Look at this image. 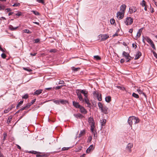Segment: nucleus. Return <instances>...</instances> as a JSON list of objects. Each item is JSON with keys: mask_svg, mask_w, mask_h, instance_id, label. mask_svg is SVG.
Listing matches in <instances>:
<instances>
[{"mask_svg": "<svg viewBox=\"0 0 157 157\" xmlns=\"http://www.w3.org/2000/svg\"><path fill=\"white\" fill-rule=\"evenodd\" d=\"M128 123L132 127V124L134 123V124L139 123V119L137 117L134 116L130 117L128 119Z\"/></svg>", "mask_w": 157, "mask_h": 157, "instance_id": "f257e3e1", "label": "nucleus"}, {"mask_svg": "<svg viewBox=\"0 0 157 157\" xmlns=\"http://www.w3.org/2000/svg\"><path fill=\"white\" fill-rule=\"evenodd\" d=\"M133 22V19L131 17H127L126 20L124 21V23L126 25H131Z\"/></svg>", "mask_w": 157, "mask_h": 157, "instance_id": "f03ea898", "label": "nucleus"}, {"mask_svg": "<svg viewBox=\"0 0 157 157\" xmlns=\"http://www.w3.org/2000/svg\"><path fill=\"white\" fill-rule=\"evenodd\" d=\"M93 94L97 98V99L99 101H101V94H100L97 91L94 92Z\"/></svg>", "mask_w": 157, "mask_h": 157, "instance_id": "7ed1b4c3", "label": "nucleus"}, {"mask_svg": "<svg viewBox=\"0 0 157 157\" xmlns=\"http://www.w3.org/2000/svg\"><path fill=\"white\" fill-rule=\"evenodd\" d=\"M124 14V13L119 11L117 13V17L119 19H121L123 18Z\"/></svg>", "mask_w": 157, "mask_h": 157, "instance_id": "20e7f679", "label": "nucleus"}, {"mask_svg": "<svg viewBox=\"0 0 157 157\" xmlns=\"http://www.w3.org/2000/svg\"><path fill=\"white\" fill-rule=\"evenodd\" d=\"M136 11V7L134 6H132L129 8V12L130 14H132L135 12Z\"/></svg>", "mask_w": 157, "mask_h": 157, "instance_id": "39448f33", "label": "nucleus"}, {"mask_svg": "<svg viewBox=\"0 0 157 157\" xmlns=\"http://www.w3.org/2000/svg\"><path fill=\"white\" fill-rule=\"evenodd\" d=\"M77 94L79 100L82 102H83L84 101V99L83 98L81 93L79 91L77 92Z\"/></svg>", "mask_w": 157, "mask_h": 157, "instance_id": "423d86ee", "label": "nucleus"}, {"mask_svg": "<svg viewBox=\"0 0 157 157\" xmlns=\"http://www.w3.org/2000/svg\"><path fill=\"white\" fill-rule=\"evenodd\" d=\"M80 112L82 113L86 114L87 113V111L84 107L81 106L79 108Z\"/></svg>", "mask_w": 157, "mask_h": 157, "instance_id": "0eeeda50", "label": "nucleus"}, {"mask_svg": "<svg viewBox=\"0 0 157 157\" xmlns=\"http://www.w3.org/2000/svg\"><path fill=\"white\" fill-rule=\"evenodd\" d=\"M126 7V6L125 4L122 5L120 7V11L125 13Z\"/></svg>", "mask_w": 157, "mask_h": 157, "instance_id": "6e6552de", "label": "nucleus"}, {"mask_svg": "<svg viewBox=\"0 0 157 157\" xmlns=\"http://www.w3.org/2000/svg\"><path fill=\"white\" fill-rule=\"evenodd\" d=\"M101 41H104L108 39L109 37V36L108 34H104L101 35Z\"/></svg>", "mask_w": 157, "mask_h": 157, "instance_id": "1a4fd4ad", "label": "nucleus"}, {"mask_svg": "<svg viewBox=\"0 0 157 157\" xmlns=\"http://www.w3.org/2000/svg\"><path fill=\"white\" fill-rule=\"evenodd\" d=\"M133 147V144L132 143H129L127 145L126 147L127 150H128L129 152L131 151V148Z\"/></svg>", "mask_w": 157, "mask_h": 157, "instance_id": "9d476101", "label": "nucleus"}, {"mask_svg": "<svg viewBox=\"0 0 157 157\" xmlns=\"http://www.w3.org/2000/svg\"><path fill=\"white\" fill-rule=\"evenodd\" d=\"M108 108L106 106L104 105V106L101 109V112L105 114H107L108 113Z\"/></svg>", "mask_w": 157, "mask_h": 157, "instance_id": "9b49d317", "label": "nucleus"}, {"mask_svg": "<svg viewBox=\"0 0 157 157\" xmlns=\"http://www.w3.org/2000/svg\"><path fill=\"white\" fill-rule=\"evenodd\" d=\"M73 106L76 108H79L81 106L78 102L75 101H73Z\"/></svg>", "mask_w": 157, "mask_h": 157, "instance_id": "f8f14e48", "label": "nucleus"}, {"mask_svg": "<svg viewBox=\"0 0 157 157\" xmlns=\"http://www.w3.org/2000/svg\"><path fill=\"white\" fill-rule=\"evenodd\" d=\"M79 91L81 93L84 94L85 98L87 97V94L88 92L86 91L85 90H79Z\"/></svg>", "mask_w": 157, "mask_h": 157, "instance_id": "ddd939ff", "label": "nucleus"}, {"mask_svg": "<svg viewBox=\"0 0 157 157\" xmlns=\"http://www.w3.org/2000/svg\"><path fill=\"white\" fill-rule=\"evenodd\" d=\"M43 90L41 89H39L37 90L33 94L34 95H39L42 92Z\"/></svg>", "mask_w": 157, "mask_h": 157, "instance_id": "4468645a", "label": "nucleus"}, {"mask_svg": "<svg viewBox=\"0 0 157 157\" xmlns=\"http://www.w3.org/2000/svg\"><path fill=\"white\" fill-rule=\"evenodd\" d=\"M141 55V52L139 51H138L135 57V59H139Z\"/></svg>", "mask_w": 157, "mask_h": 157, "instance_id": "2eb2a0df", "label": "nucleus"}, {"mask_svg": "<svg viewBox=\"0 0 157 157\" xmlns=\"http://www.w3.org/2000/svg\"><path fill=\"white\" fill-rule=\"evenodd\" d=\"M142 30L143 28H141L140 29H139L138 32L137 33L136 36V39H137L140 36Z\"/></svg>", "mask_w": 157, "mask_h": 157, "instance_id": "dca6fc26", "label": "nucleus"}, {"mask_svg": "<svg viewBox=\"0 0 157 157\" xmlns=\"http://www.w3.org/2000/svg\"><path fill=\"white\" fill-rule=\"evenodd\" d=\"M94 149V147L93 145H91L87 149L86 152L87 153H89L90 151H92Z\"/></svg>", "mask_w": 157, "mask_h": 157, "instance_id": "f3484780", "label": "nucleus"}, {"mask_svg": "<svg viewBox=\"0 0 157 157\" xmlns=\"http://www.w3.org/2000/svg\"><path fill=\"white\" fill-rule=\"evenodd\" d=\"M74 116L77 118H82L83 117V116L81 114L77 113L74 115Z\"/></svg>", "mask_w": 157, "mask_h": 157, "instance_id": "a211bd4d", "label": "nucleus"}, {"mask_svg": "<svg viewBox=\"0 0 157 157\" xmlns=\"http://www.w3.org/2000/svg\"><path fill=\"white\" fill-rule=\"evenodd\" d=\"M123 55L126 59H128V58L130 57L129 54L124 51L123 52Z\"/></svg>", "mask_w": 157, "mask_h": 157, "instance_id": "6ab92c4d", "label": "nucleus"}, {"mask_svg": "<svg viewBox=\"0 0 157 157\" xmlns=\"http://www.w3.org/2000/svg\"><path fill=\"white\" fill-rule=\"evenodd\" d=\"M144 39L146 40L150 44L153 42L152 40L147 36L145 37Z\"/></svg>", "mask_w": 157, "mask_h": 157, "instance_id": "aec40b11", "label": "nucleus"}, {"mask_svg": "<svg viewBox=\"0 0 157 157\" xmlns=\"http://www.w3.org/2000/svg\"><path fill=\"white\" fill-rule=\"evenodd\" d=\"M90 127H91V128H90L91 131L92 132V133L95 132H95L94 131V128H95L94 124H91V126H90Z\"/></svg>", "mask_w": 157, "mask_h": 157, "instance_id": "412c9836", "label": "nucleus"}, {"mask_svg": "<svg viewBox=\"0 0 157 157\" xmlns=\"http://www.w3.org/2000/svg\"><path fill=\"white\" fill-rule=\"evenodd\" d=\"M85 134V131L84 130H81L80 131L79 134V137H81L83 136Z\"/></svg>", "mask_w": 157, "mask_h": 157, "instance_id": "4be33fe9", "label": "nucleus"}, {"mask_svg": "<svg viewBox=\"0 0 157 157\" xmlns=\"http://www.w3.org/2000/svg\"><path fill=\"white\" fill-rule=\"evenodd\" d=\"M105 101L108 102L109 103L111 101V97L110 96H108L105 97Z\"/></svg>", "mask_w": 157, "mask_h": 157, "instance_id": "5701e85b", "label": "nucleus"}, {"mask_svg": "<svg viewBox=\"0 0 157 157\" xmlns=\"http://www.w3.org/2000/svg\"><path fill=\"white\" fill-rule=\"evenodd\" d=\"M88 122L90 124V126H91V124H94V119L93 118H92L91 117L89 118L88 119Z\"/></svg>", "mask_w": 157, "mask_h": 157, "instance_id": "b1692460", "label": "nucleus"}, {"mask_svg": "<svg viewBox=\"0 0 157 157\" xmlns=\"http://www.w3.org/2000/svg\"><path fill=\"white\" fill-rule=\"evenodd\" d=\"M98 105L99 108V109L101 110L104 105H103L100 102H98Z\"/></svg>", "mask_w": 157, "mask_h": 157, "instance_id": "393cba45", "label": "nucleus"}, {"mask_svg": "<svg viewBox=\"0 0 157 157\" xmlns=\"http://www.w3.org/2000/svg\"><path fill=\"white\" fill-rule=\"evenodd\" d=\"M101 125L102 126H104L105 125L106 122V120L105 119H103L101 120Z\"/></svg>", "mask_w": 157, "mask_h": 157, "instance_id": "a878e982", "label": "nucleus"}, {"mask_svg": "<svg viewBox=\"0 0 157 157\" xmlns=\"http://www.w3.org/2000/svg\"><path fill=\"white\" fill-rule=\"evenodd\" d=\"M137 91L140 94H143V95L145 96V94L143 92L142 90H141L140 89H138L137 90Z\"/></svg>", "mask_w": 157, "mask_h": 157, "instance_id": "bb28decb", "label": "nucleus"}, {"mask_svg": "<svg viewBox=\"0 0 157 157\" xmlns=\"http://www.w3.org/2000/svg\"><path fill=\"white\" fill-rule=\"evenodd\" d=\"M18 28V26L16 27H13L12 25H10L9 27L10 29L11 30H15L16 29Z\"/></svg>", "mask_w": 157, "mask_h": 157, "instance_id": "cd10ccee", "label": "nucleus"}, {"mask_svg": "<svg viewBox=\"0 0 157 157\" xmlns=\"http://www.w3.org/2000/svg\"><path fill=\"white\" fill-rule=\"evenodd\" d=\"M23 102V101H21L20 102H19L18 104L16 106V108L17 109L21 105H22Z\"/></svg>", "mask_w": 157, "mask_h": 157, "instance_id": "c85d7f7f", "label": "nucleus"}, {"mask_svg": "<svg viewBox=\"0 0 157 157\" xmlns=\"http://www.w3.org/2000/svg\"><path fill=\"white\" fill-rule=\"evenodd\" d=\"M12 117L11 116H10L9 117V118L7 121V123L8 124H9L10 122V121H11L12 120Z\"/></svg>", "mask_w": 157, "mask_h": 157, "instance_id": "c756f323", "label": "nucleus"}, {"mask_svg": "<svg viewBox=\"0 0 157 157\" xmlns=\"http://www.w3.org/2000/svg\"><path fill=\"white\" fill-rule=\"evenodd\" d=\"M146 2L144 0H143L142 1V2H141L140 3L141 5L143 7L146 6Z\"/></svg>", "mask_w": 157, "mask_h": 157, "instance_id": "7c9ffc66", "label": "nucleus"}, {"mask_svg": "<svg viewBox=\"0 0 157 157\" xmlns=\"http://www.w3.org/2000/svg\"><path fill=\"white\" fill-rule=\"evenodd\" d=\"M132 96L135 98H139V96L138 94L133 93L132 94Z\"/></svg>", "mask_w": 157, "mask_h": 157, "instance_id": "2f4dec72", "label": "nucleus"}, {"mask_svg": "<svg viewBox=\"0 0 157 157\" xmlns=\"http://www.w3.org/2000/svg\"><path fill=\"white\" fill-rule=\"evenodd\" d=\"M32 12L36 15H39L40 14V13L36 11L32 10Z\"/></svg>", "mask_w": 157, "mask_h": 157, "instance_id": "473e14b6", "label": "nucleus"}, {"mask_svg": "<svg viewBox=\"0 0 157 157\" xmlns=\"http://www.w3.org/2000/svg\"><path fill=\"white\" fill-rule=\"evenodd\" d=\"M84 101H85L86 103L87 104L90 103L89 100L88 98L87 97L85 98L84 99Z\"/></svg>", "mask_w": 157, "mask_h": 157, "instance_id": "72a5a7b5", "label": "nucleus"}, {"mask_svg": "<svg viewBox=\"0 0 157 157\" xmlns=\"http://www.w3.org/2000/svg\"><path fill=\"white\" fill-rule=\"evenodd\" d=\"M94 58L97 60H99L101 59V58L98 56H94Z\"/></svg>", "mask_w": 157, "mask_h": 157, "instance_id": "f704fd0d", "label": "nucleus"}, {"mask_svg": "<svg viewBox=\"0 0 157 157\" xmlns=\"http://www.w3.org/2000/svg\"><path fill=\"white\" fill-rule=\"evenodd\" d=\"M5 8V6L2 5H0V10H4Z\"/></svg>", "mask_w": 157, "mask_h": 157, "instance_id": "c9c22d12", "label": "nucleus"}, {"mask_svg": "<svg viewBox=\"0 0 157 157\" xmlns=\"http://www.w3.org/2000/svg\"><path fill=\"white\" fill-rule=\"evenodd\" d=\"M29 152L30 153H32V154H37V153H40V152H37V151H30Z\"/></svg>", "mask_w": 157, "mask_h": 157, "instance_id": "e433bc0d", "label": "nucleus"}, {"mask_svg": "<svg viewBox=\"0 0 157 157\" xmlns=\"http://www.w3.org/2000/svg\"><path fill=\"white\" fill-rule=\"evenodd\" d=\"M110 22L111 24L113 25L115 23V21L113 19H111L110 20Z\"/></svg>", "mask_w": 157, "mask_h": 157, "instance_id": "4c0bfd02", "label": "nucleus"}, {"mask_svg": "<svg viewBox=\"0 0 157 157\" xmlns=\"http://www.w3.org/2000/svg\"><path fill=\"white\" fill-rule=\"evenodd\" d=\"M24 32L27 33H31V32L29 31V30L27 29H25L24 30Z\"/></svg>", "mask_w": 157, "mask_h": 157, "instance_id": "58836bf2", "label": "nucleus"}, {"mask_svg": "<svg viewBox=\"0 0 157 157\" xmlns=\"http://www.w3.org/2000/svg\"><path fill=\"white\" fill-rule=\"evenodd\" d=\"M132 47L134 48L135 49H136L137 47L136 45V42H135L134 43H133L132 44Z\"/></svg>", "mask_w": 157, "mask_h": 157, "instance_id": "ea45409f", "label": "nucleus"}, {"mask_svg": "<svg viewBox=\"0 0 157 157\" xmlns=\"http://www.w3.org/2000/svg\"><path fill=\"white\" fill-rule=\"evenodd\" d=\"M46 156L45 155H40L39 154H37L36 155V157H44V156Z\"/></svg>", "mask_w": 157, "mask_h": 157, "instance_id": "a19ab883", "label": "nucleus"}, {"mask_svg": "<svg viewBox=\"0 0 157 157\" xmlns=\"http://www.w3.org/2000/svg\"><path fill=\"white\" fill-rule=\"evenodd\" d=\"M10 110H11L9 108H8L7 109H6L4 111V113H7Z\"/></svg>", "mask_w": 157, "mask_h": 157, "instance_id": "79ce46f5", "label": "nucleus"}, {"mask_svg": "<svg viewBox=\"0 0 157 157\" xmlns=\"http://www.w3.org/2000/svg\"><path fill=\"white\" fill-rule=\"evenodd\" d=\"M53 101L55 103H56V104H59V100H53Z\"/></svg>", "mask_w": 157, "mask_h": 157, "instance_id": "37998d69", "label": "nucleus"}, {"mask_svg": "<svg viewBox=\"0 0 157 157\" xmlns=\"http://www.w3.org/2000/svg\"><path fill=\"white\" fill-rule=\"evenodd\" d=\"M40 39H39L38 38L35 39L34 40V43H38L40 42Z\"/></svg>", "mask_w": 157, "mask_h": 157, "instance_id": "c03bdc74", "label": "nucleus"}, {"mask_svg": "<svg viewBox=\"0 0 157 157\" xmlns=\"http://www.w3.org/2000/svg\"><path fill=\"white\" fill-rule=\"evenodd\" d=\"M1 57L3 59H5L6 57V55L5 53H3L1 55Z\"/></svg>", "mask_w": 157, "mask_h": 157, "instance_id": "a18cd8bd", "label": "nucleus"}, {"mask_svg": "<svg viewBox=\"0 0 157 157\" xmlns=\"http://www.w3.org/2000/svg\"><path fill=\"white\" fill-rule=\"evenodd\" d=\"M28 97V94H25L22 97L23 98L27 99Z\"/></svg>", "mask_w": 157, "mask_h": 157, "instance_id": "49530a36", "label": "nucleus"}, {"mask_svg": "<svg viewBox=\"0 0 157 157\" xmlns=\"http://www.w3.org/2000/svg\"><path fill=\"white\" fill-rule=\"evenodd\" d=\"M31 105H31V104L29 103H28L27 105L26 106H25L26 109H28L29 108Z\"/></svg>", "mask_w": 157, "mask_h": 157, "instance_id": "de8ad7c7", "label": "nucleus"}, {"mask_svg": "<svg viewBox=\"0 0 157 157\" xmlns=\"http://www.w3.org/2000/svg\"><path fill=\"white\" fill-rule=\"evenodd\" d=\"M20 4L19 3H16L14 4L13 5H12L13 6L15 7L19 6Z\"/></svg>", "mask_w": 157, "mask_h": 157, "instance_id": "09e8293b", "label": "nucleus"}, {"mask_svg": "<svg viewBox=\"0 0 157 157\" xmlns=\"http://www.w3.org/2000/svg\"><path fill=\"white\" fill-rule=\"evenodd\" d=\"M150 45H151V46L152 47V48H153L154 49H155V45L154 44L153 42H152V43Z\"/></svg>", "mask_w": 157, "mask_h": 157, "instance_id": "8fccbe9b", "label": "nucleus"}, {"mask_svg": "<svg viewBox=\"0 0 157 157\" xmlns=\"http://www.w3.org/2000/svg\"><path fill=\"white\" fill-rule=\"evenodd\" d=\"M94 135V138L95 139H96V138H97V133H96V132H95V133H92Z\"/></svg>", "mask_w": 157, "mask_h": 157, "instance_id": "3c124183", "label": "nucleus"}, {"mask_svg": "<svg viewBox=\"0 0 157 157\" xmlns=\"http://www.w3.org/2000/svg\"><path fill=\"white\" fill-rule=\"evenodd\" d=\"M69 147H63L62 148V151H65L69 149Z\"/></svg>", "mask_w": 157, "mask_h": 157, "instance_id": "603ef678", "label": "nucleus"}, {"mask_svg": "<svg viewBox=\"0 0 157 157\" xmlns=\"http://www.w3.org/2000/svg\"><path fill=\"white\" fill-rule=\"evenodd\" d=\"M23 69L26 71H28L29 72H30V71H32V70L30 69H27V68H25V67H24L23 68Z\"/></svg>", "mask_w": 157, "mask_h": 157, "instance_id": "864d4df0", "label": "nucleus"}, {"mask_svg": "<svg viewBox=\"0 0 157 157\" xmlns=\"http://www.w3.org/2000/svg\"><path fill=\"white\" fill-rule=\"evenodd\" d=\"M63 86L61 85L59 86H56L55 88V89L56 90L59 89H60Z\"/></svg>", "mask_w": 157, "mask_h": 157, "instance_id": "5fc2aeb1", "label": "nucleus"}, {"mask_svg": "<svg viewBox=\"0 0 157 157\" xmlns=\"http://www.w3.org/2000/svg\"><path fill=\"white\" fill-rule=\"evenodd\" d=\"M21 12H19L18 13H16L15 15L18 16H20L21 15Z\"/></svg>", "mask_w": 157, "mask_h": 157, "instance_id": "6e6d98bb", "label": "nucleus"}, {"mask_svg": "<svg viewBox=\"0 0 157 157\" xmlns=\"http://www.w3.org/2000/svg\"><path fill=\"white\" fill-rule=\"evenodd\" d=\"M37 1L39 3H41L43 4L44 3V0H37Z\"/></svg>", "mask_w": 157, "mask_h": 157, "instance_id": "4d7b16f0", "label": "nucleus"}, {"mask_svg": "<svg viewBox=\"0 0 157 157\" xmlns=\"http://www.w3.org/2000/svg\"><path fill=\"white\" fill-rule=\"evenodd\" d=\"M56 52V50L55 49H52L50 50L49 52Z\"/></svg>", "mask_w": 157, "mask_h": 157, "instance_id": "13d9d810", "label": "nucleus"}, {"mask_svg": "<svg viewBox=\"0 0 157 157\" xmlns=\"http://www.w3.org/2000/svg\"><path fill=\"white\" fill-rule=\"evenodd\" d=\"M92 139V136H90L88 138V140L90 142L91 141Z\"/></svg>", "mask_w": 157, "mask_h": 157, "instance_id": "bf43d9fd", "label": "nucleus"}, {"mask_svg": "<svg viewBox=\"0 0 157 157\" xmlns=\"http://www.w3.org/2000/svg\"><path fill=\"white\" fill-rule=\"evenodd\" d=\"M36 100V99H34L32 100L31 102L30 103L31 104V105H33L35 102Z\"/></svg>", "mask_w": 157, "mask_h": 157, "instance_id": "052dcab7", "label": "nucleus"}, {"mask_svg": "<svg viewBox=\"0 0 157 157\" xmlns=\"http://www.w3.org/2000/svg\"><path fill=\"white\" fill-rule=\"evenodd\" d=\"M64 82L63 81H60L59 82V84H64Z\"/></svg>", "mask_w": 157, "mask_h": 157, "instance_id": "680f3d73", "label": "nucleus"}, {"mask_svg": "<svg viewBox=\"0 0 157 157\" xmlns=\"http://www.w3.org/2000/svg\"><path fill=\"white\" fill-rule=\"evenodd\" d=\"M59 102L61 103H62V104H64V103H65V102H66V101H64V100H60V101H59Z\"/></svg>", "mask_w": 157, "mask_h": 157, "instance_id": "e2e57ef3", "label": "nucleus"}, {"mask_svg": "<svg viewBox=\"0 0 157 157\" xmlns=\"http://www.w3.org/2000/svg\"><path fill=\"white\" fill-rule=\"evenodd\" d=\"M153 54L154 56L157 59V54L155 52H153Z\"/></svg>", "mask_w": 157, "mask_h": 157, "instance_id": "0e129e2a", "label": "nucleus"}, {"mask_svg": "<svg viewBox=\"0 0 157 157\" xmlns=\"http://www.w3.org/2000/svg\"><path fill=\"white\" fill-rule=\"evenodd\" d=\"M26 108L25 107V106H24L22 108H21L20 110L21 111H22V110H25V109H26Z\"/></svg>", "mask_w": 157, "mask_h": 157, "instance_id": "69168bd1", "label": "nucleus"}, {"mask_svg": "<svg viewBox=\"0 0 157 157\" xmlns=\"http://www.w3.org/2000/svg\"><path fill=\"white\" fill-rule=\"evenodd\" d=\"M15 106L13 105H12L9 108L11 110L12 108L14 107Z\"/></svg>", "mask_w": 157, "mask_h": 157, "instance_id": "338daca9", "label": "nucleus"}, {"mask_svg": "<svg viewBox=\"0 0 157 157\" xmlns=\"http://www.w3.org/2000/svg\"><path fill=\"white\" fill-rule=\"evenodd\" d=\"M87 106L88 107H89V108H91V104L90 103L87 104Z\"/></svg>", "mask_w": 157, "mask_h": 157, "instance_id": "774afa93", "label": "nucleus"}]
</instances>
